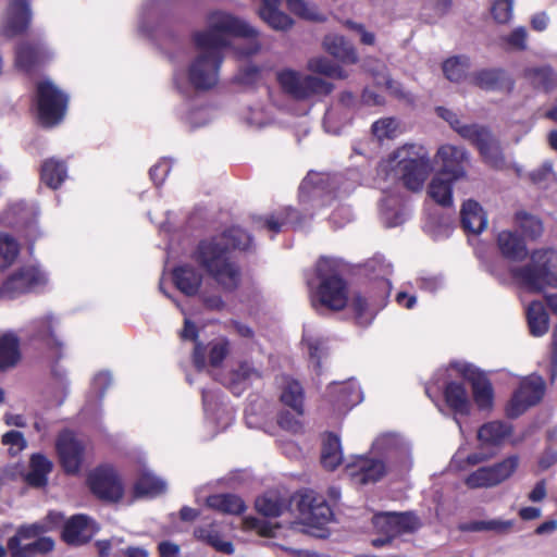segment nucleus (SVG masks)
Returning a JSON list of instances; mask_svg holds the SVG:
<instances>
[{
	"mask_svg": "<svg viewBox=\"0 0 557 557\" xmlns=\"http://www.w3.org/2000/svg\"><path fill=\"white\" fill-rule=\"evenodd\" d=\"M173 278L176 287L187 296L195 295L201 283V275L190 265L176 268Z\"/></svg>",
	"mask_w": 557,
	"mask_h": 557,
	"instance_id": "obj_37",
	"label": "nucleus"
},
{
	"mask_svg": "<svg viewBox=\"0 0 557 557\" xmlns=\"http://www.w3.org/2000/svg\"><path fill=\"white\" fill-rule=\"evenodd\" d=\"M382 216L388 227L400 225L406 220V208L398 199L388 196L381 203Z\"/></svg>",
	"mask_w": 557,
	"mask_h": 557,
	"instance_id": "obj_45",
	"label": "nucleus"
},
{
	"mask_svg": "<svg viewBox=\"0 0 557 557\" xmlns=\"http://www.w3.org/2000/svg\"><path fill=\"white\" fill-rule=\"evenodd\" d=\"M517 223L522 232L530 238H537L543 232L541 221L525 212H519L516 216Z\"/></svg>",
	"mask_w": 557,
	"mask_h": 557,
	"instance_id": "obj_55",
	"label": "nucleus"
},
{
	"mask_svg": "<svg viewBox=\"0 0 557 557\" xmlns=\"http://www.w3.org/2000/svg\"><path fill=\"white\" fill-rule=\"evenodd\" d=\"M373 525L379 532L393 539L418 529L420 523L411 512H382L373 517Z\"/></svg>",
	"mask_w": 557,
	"mask_h": 557,
	"instance_id": "obj_17",
	"label": "nucleus"
},
{
	"mask_svg": "<svg viewBox=\"0 0 557 557\" xmlns=\"http://www.w3.org/2000/svg\"><path fill=\"white\" fill-rule=\"evenodd\" d=\"M511 431V425L506 422H487L479 429L478 440L482 445H499L510 436Z\"/></svg>",
	"mask_w": 557,
	"mask_h": 557,
	"instance_id": "obj_33",
	"label": "nucleus"
},
{
	"mask_svg": "<svg viewBox=\"0 0 557 557\" xmlns=\"http://www.w3.org/2000/svg\"><path fill=\"white\" fill-rule=\"evenodd\" d=\"M518 284L531 293L557 287V250L540 248L532 251L530 261L511 270Z\"/></svg>",
	"mask_w": 557,
	"mask_h": 557,
	"instance_id": "obj_5",
	"label": "nucleus"
},
{
	"mask_svg": "<svg viewBox=\"0 0 557 557\" xmlns=\"http://www.w3.org/2000/svg\"><path fill=\"white\" fill-rule=\"evenodd\" d=\"M207 506L223 513L239 515L244 511L243 500L231 494H218L207 498Z\"/></svg>",
	"mask_w": 557,
	"mask_h": 557,
	"instance_id": "obj_43",
	"label": "nucleus"
},
{
	"mask_svg": "<svg viewBox=\"0 0 557 557\" xmlns=\"http://www.w3.org/2000/svg\"><path fill=\"white\" fill-rule=\"evenodd\" d=\"M367 70L373 75L377 85H384L387 89H392L394 91L397 88H394V83L388 78V74L386 71V66L377 61V60H368L366 62Z\"/></svg>",
	"mask_w": 557,
	"mask_h": 557,
	"instance_id": "obj_58",
	"label": "nucleus"
},
{
	"mask_svg": "<svg viewBox=\"0 0 557 557\" xmlns=\"http://www.w3.org/2000/svg\"><path fill=\"white\" fill-rule=\"evenodd\" d=\"M194 534L198 540L208 543L220 553L231 555L234 552L233 544L221 536L214 524L198 527Z\"/></svg>",
	"mask_w": 557,
	"mask_h": 557,
	"instance_id": "obj_39",
	"label": "nucleus"
},
{
	"mask_svg": "<svg viewBox=\"0 0 557 557\" xmlns=\"http://www.w3.org/2000/svg\"><path fill=\"white\" fill-rule=\"evenodd\" d=\"M343 460L339 438L330 434L323 442L321 463L327 470H334Z\"/></svg>",
	"mask_w": 557,
	"mask_h": 557,
	"instance_id": "obj_44",
	"label": "nucleus"
},
{
	"mask_svg": "<svg viewBox=\"0 0 557 557\" xmlns=\"http://www.w3.org/2000/svg\"><path fill=\"white\" fill-rule=\"evenodd\" d=\"M435 158L441 163L440 173L447 174L453 180L466 177L463 163L468 161L469 156L465 148L443 145L437 149Z\"/></svg>",
	"mask_w": 557,
	"mask_h": 557,
	"instance_id": "obj_20",
	"label": "nucleus"
},
{
	"mask_svg": "<svg viewBox=\"0 0 557 557\" xmlns=\"http://www.w3.org/2000/svg\"><path fill=\"white\" fill-rule=\"evenodd\" d=\"M333 512L322 496L307 492L298 500V521L294 528L302 527L301 531L318 537H324L323 528L332 520Z\"/></svg>",
	"mask_w": 557,
	"mask_h": 557,
	"instance_id": "obj_7",
	"label": "nucleus"
},
{
	"mask_svg": "<svg viewBox=\"0 0 557 557\" xmlns=\"http://www.w3.org/2000/svg\"><path fill=\"white\" fill-rule=\"evenodd\" d=\"M451 4V0H424L420 12L421 17L426 23H435L450 11Z\"/></svg>",
	"mask_w": 557,
	"mask_h": 557,
	"instance_id": "obj_49",
	"label": "nucleus"
},
{
	"mask_svg": "<svg viewBox=\"0 0 557 557\" xmlns=\"http://www.w3.org/2000/svg\"><path fill=\"white\" fill-rule=\"evenodd\" d=\"M237 37L247 40L245 47L236 50L239 57H251L260 51L259 32L249 23L225 11L210 13L206 28L194 35L197 53L187 74L174 73L176 88L186 94L190 88L209 90L216 86L223 62L222 50L231 46L232 39Z\"/></svg>",
	"mask_w": 557,
	"mask_h": 557,
	"instance_id": "obj_1",
	"label": "nucleus"
},
{
	"mask_svg": "<svg viewBox=\"0 0 557 557\" xmlns=\"http://www.w3.org/2000/svg\"><path fill=\"white\" fill-rule=\"evenodd\" d=\"M444 397L447 406L458 414H468L471 409V400L463 384L449 382L445 386Z\"/></svg>",
	"mask_w": 557,
	"mask_h": 557,
	"instance_id": "obj_28",
	"label": "nucleus"
},
{
	"mask_svg": "<svg viewBox=\"0 0 557 557\" xmlns=\"http://www.w3.org/2000/svg\"><path fill=\"white\" fill-rule=\"evenodd\" d=\"M91 492L99 498L116 502L123 495V485L115 470L110 466H101L88 476Z\"/></svg>",
	"mask_w": 557,
	"mask_h": 557,
	"instance_id": "obj_15",
	"label": "nucleus"
},
{
	"mask_svg": "<svg viewBox=\"0 0 557 557\" xmlns=\"http://www.w3.org/2000/svg\"><path fill=\"white\" fill-rule=\"evenodd\" d=\"M457 181L447 174L437 172L429 184V197L442 207H450L453 205V183Z\"/></svg>",
	"mask_w": 557,
	"mask_h": 557,
	"instance_id": "obj_27",
	"label": "nucleus"
},
{
	"mask_svg": "<svg viewBox=\"0 0 557 557\" xmlns=\"http://www.w3.org/2000/svg\"><path fill=\"white\" fill-rule=\"evenodd\" d=\"M57 320L48 314L40 319L34 320L30 324V334L33 338L45 342L49 346H61V342L54 334V325Z\"/></svg>",
	"mask_w": 557,
	"mask_h": 557,
	"instance_id": "obj_38",
	"label": "nucleus"
},
{
	"mask_svg": "<svg viewBox=\"0 0 557 557\" xmlns=\"http://www.w3.org/2000/svg\"><path fill=\"white\" fill-rule=\"evenodd\" d=\"M47 283L46 274L35 265H23L15 270L2 284V297L16 298L36 290Z\"/></svg>",
	"mask_w": 557,
	"mask_h": 557,
	"instance_id": "obj_11",
	"label": "nucleus"
},
{
	"mask_svg": "<svg viewBox=\"0 0 557 557\" xmlns=\"http://www.w3.org/2000/svg\"><path fill=\"white\" fill-rule=\"evenodd\" d=\"M469 59L466 57H454L446 60L443 64V72L447 79L451 82L461 81L469 70Z\"/></svg>",
	"mask_w": 557,
	"mask_h": 557,
	"instance_id": "obj_51",
	"label": "nucleus"
},
{
	"mask_svg": "<svg viewBox=\"0 0 557 557\" xmlns=\"http://www.w3.org/2000/svg\"><path fill=\"white\" fill-rule=\"evenodd\" d=\"M436 111L459 136L479 149L486 163L495 169L504 166L505 161L499 145L487 128L479 124H465L455 112L446 108L440 107Z\"/></svg>",
	"mask_w": 557,
	"mask_h": 557,
	"instance_id": "obj_6",
	"label": "nucleus"
},
{
	"mask_svg": "<svg viewBox=\"0 0 557 557\" xmlns=\"http://www.w3.org/2000/svg\"><path fill=\"white\" fill-rule=\"evenodd\" d=\"M277 79L285 92L299 100L329 95L333 90V85L325 79L294 70L280 72Z\"/></svg>",
	"mask_w": 557,
	"mask_h": 557,
	"instance_id": "obj_9",
	"label": "nucleus"
},
{
	"mask_svg": "<svg viewBox=\"0 0 557 557\" xmlns=\"http://www.w3.org/2000/svg\"><path fill=\"white\" fill-rule=\"evenodd\" d=\"M281 401L289 407L297 416L304 413V389L300 383L289 376L280 377Z\"/></svg>",
	"mask_w": 557,
	"mask_h": 557,
	"instance_id": "obj_24",
	"label": "nucleus"
},
{
	"mask_svg": "<svg viewBox=\"0 0 557 557\" xmlns=\"http://www.w3.org/2000/svg\"><path fill=\"white\" fill-rule=\"evenodd\" d=\"M497 244L500 252L508 259L521 260L527 256V247L522 238L510 231L498 234Z\"/></svg>",
	"mask_w": 557,
	"mask_h": 557,
	"instance_id": "obj_36",
	"label": "nucleus"
},
{
	"mask_svg": "<svg viewBox=\"0 0 557 557\" xmlns=\"http://www.w3.org/2000/svg\"><path fill=\"white\" fill-rule=\"evenodd\" d=\"M30 22V11L25 1L14 0L10 3L2 23V33L14 37L23 33Z\"/></svg>",
	"mask_w": 557,
	"mask_h": 557,
	"instance_id": "obj_22",
	"label": "nucleus"
},
{
	"mask_svg": "<svg viewBox=\"0 0 557 557\" xmlns=\"http://www.w3.org/2000/svg\"><path fill=\"white\" fill-rule=\"evenodd\" d=\"M15 55L17 67L28 71L34 65L45 60L47 55V49L40 42H23L16 48Z\"/></svg>",
	"mask_w": 557,
	"mask_h": 557,
	"instance_id": "obj_31",
	"label": "nucleus"
},
{
	"mask_svg": "<svg viewBox=\"0 0 557 557\" xmlns=\"http://www.w3.org/2000/svg\"><path fill=\"white\" fill-rule=\"evenodd\" d=\"M450 371H455L467 380L472 386L473 399L476 406L482 409H490L493 405V388L487 377L475 367L467 362H454Z\"/></svg>",
	"mask_w": 557,
	"mask_h": 557,
	"instance_id": "obj_14",
	"label": "nucleus"
},
{
	"mask_svg": "<svg viewBox=\"0 0 557 557\" xmlns=\"http://www.w3.org/2000/svg\"><path fill=\"white\" fill-rule=\"evenodd\" d=\"M524 74L534 86L542 87L544 89H548L553 79V73L548 66L530 67L525 70Z\"/></svg>",
	"mask_w": 557,
	"mask_h": 557,
	"instance_id": "obj_57",
	"label": "nucleus"
},
{
	"mask_svg": "<svg viewBox=\"0 0 557 557\" xmlns=\"http://www.w3.org/2000/svg\"><path fill=\"white\" fill-rule=\"evenodd\" d=\"M381 166L384 171L394 172L395 177L411 191L421 190L433 170L429 150L419 144L398 147Z\"/></svg>",
	"mask_w": 557,
	"mask_h": 557,
	"instance_id": "obj_3",
	"label": "nucleus"
},
{
	"mask_svg": "<svg viewBox=\"0 0 557 557\" xmlns=\"http://www.w3.org/2000/svg\"><path fill=\"white\" fill-rule=\"evenodd\" d=\"M287 5L294 14L302 18L323 21V15L318 11L317 7L308 0H287Z\"/></svg>",
	"mask_w": 557,
	"mask_h": 557,
	"instance_id": "obj_54",
	"label": "nucleus"
},
{
	"mask_svg": "<svg viewBox=\"0 0 557 557\" xmlns=\"http://www.w3.org/2000/svg\"><path fill=\"white\" fill-rule=\"evenodd\" d=\"M345 26L352 32L357 33L360 37V42L368 46H373L375 44V35L374 33L368 30L362 24L352 22L350 20L345 21Z\"/></svg>",
	"mask_w": 557,
	"mask_h": 557,
	"instance_id": "obj_63",
	"label": "nucleus"
},
{
	"mask_svg": "<svg viewBox=\"0 0 557 557\" xmlns=\"http://www.w3.org/2000/svg\"><path fill=\"white\" fill-rule=\"evenodd\" d=\"M346 471L356 484H369L381 480L387 468L381 459L360 456L347 466Z\"/></svg>",
	"mask_w": 557,
	"mask_h": 557,
	"instance_id": "obj_18",
	"label": "nucleus"
},
{
	"mask_svg": "<svg viewBox=\"0 0 557 557\" xmlns=\"http://www.w3.org/2000/svg\"><path fill=\"white\" fill-rule=\"evenodd\" d=\"M307 67L312 73H318L330 78L344 79L347 73L336 63L325 57H314L308 61Z\"/></svg>",
	"mask_w": 557,
	"mask_h": 557,
	"instance_id": "obj_46",
	"label": "nucleus"
},
{
	"mask_svg": "<svg viewBox=\"0 0 557 557\" xmlns=\"http://www.w3.org/2000/svg\"><path fill=\"white\" fill-rule=\"evenodd\" d=\"M342 261L335 258L321 257L315 267L313 276L308 280L312 290V302L338 311L348 301L346 282L342 277Z\"/></svg>",
	"mask_w": 557,
	"mask_h": 557,
	"instance_id": "obj_4",
	"label": "nucleus"
},
{
	"mask_svg": "<svg viewBox=\"0 0 557 557\" xmlns=\"http://www.w3.org/2000/svg\"><path fill=\"white\" fill-rule=\"evenodd\" d=\"M323 47L327 53L344 63L355 64L358 61L355 47L341 35L325 36Z\"/></svg>",
	"mask_w": 557,
	"mask_h": 557,
	"instance_id": "obj_26",
	"label": "nucleus"
},
{
	"mask_svg": "<svg viewBox=\"0 0 557 557\" xmlns=\"http://www.w3.org/2000/svg\"><path fill=\"white\" fill-rule=\"evenodd\" d=\"M259 376V370L249 362L245 361L239 363L237 369H235L231 374V388L233 393L239 395L242 391L240 385L245 386L247 383L258 379Z\"/></svg>",
	"mask_w": 557,
	"mask_h": 557,
	"instance_id": "obj_48",
	"label": "nucleus"
},
{
	"mask_svg": "<svg viewBox=\"0 0 557 557\" xmlns=\"http://www.w3.org/2000/svg\"><path fill=\"white\" fill-rule=\"evenodd\" d=\"M528 324L533 336H543L548 330V315L541 301H533L527 309Z\"/></svg>",
	"mask_w": 557,
	"mask_h": 557,
	"instance_id": "obj_42",
	"label": "nucleus"
},
{
	"mask_svg": "<svg viewBox=\"0 0 557 557\" xmlns=\"http://www.w3.org/2000/svg\"><path fill=\"white\" fill-rule=\"evenodd\" d=\"M339 177H331L326 174L310 172L301 182L299 187V195L301 201L312 200L320 202L321 198L326 191H331L333 187L331 185L338 183Z\"/></svg>",
	"mask_w": 557,
	"mask_h": 557,
	"instance_id": "obj_23",
	"label": "nucleus"
},
{
	"mask_svg": "<svg viewBox=\"0 0 557 557\" xmlns=\"http://www.w3.org/2000/svg\"><path fill=\"white\" fill-rule=\"evenodd\" d=\"M45 529L41 524L34 523L21 527L16 534L8 542V548L12 557H35L37 555H46L53 550L54 542L51 537L42 536L36 539L44 533Z\"/></svg>",
	"mask_w": 557,
	"mask_h": 557,
	"instance_id": "obj_8",
	"label": "nucleus"
},
{
	"mask_svg": "<svg viewBox=\"0 0 557 557\" xmlns=\"http://www.w3.org/2000/svg\"><path fill=\"white\" fill-rule=\"evenodd\" d=\"M209 361L211 366L220 364L228 352V342L225 338H218L209 345Z\"/></svg>",
	"mask_w": 557,
	"mask_h": 557,
	"instance_id": "obj_59",
	"label": "nucleus"
},
{
	"mask_svg": "<svg viewBox=\"0 0 557 557\" xmlns=\"http://www.w3.org/2000/svg\"><path fill=\"white\" fill-rule=\"evenodd\" d=\"M329 389L331 394H337L336 404L339 409H349L362 400L361 389L354 380L334 383Z\"/></svg>",
	"mask_w": 557,
	"mask_h": 557,
	"instance_id": "obj_30",
	"label": "nucleus"
},
{
	"mask_svg": "<svg viewBox=\"0 0 557 557\" xmlns=\"http://www.w3.org/2000/svg\"><path fill=\"white\" fill-rule=\"evenodd\" d=\"M66 177V168L63 162L50 159L41 166V180L49 187L55 189Z\"/></svg>",
	"mask_w": 557,
	"mask_h": 557,
	"instance_id": "obj_47",
	"label": "nucleus"
},
{
	"mask_svg": "<svg viewBox=\"0 0 557 557\" xmlns=\"http://www.w3.org/2000/svg\"><path fill=\"white\" fill-rule=\"evenodd\" d=\"M545 383L539 375H530L524 377L519 388L513 393L512 397L506 406V414L509 418H518L531 406L537 404L544 395Z\"/></svg>",
	"mask_w": 557,
	"mask_h": 557,
	"instance_id": "obj_12",
	"label": "nucleus"
},
{
	"mask_svg": "<svg viewBox=\"0 0 557 557\" xmlns=\"http://www.w3.org/2000/svg\"><path fill=\"white\" fill-rule=\"evenodd\" d=\"M460 216L462 227L469 233L480 234L487 226V216L483 208L474 200L463 202Z\"/></svg>",
	"mask_w": 557,
	"mask_h": 557,
	"instance_id": "obj_25",
	"label": "nucleus"
},
{
	"mask_svg": "<svg viewBox=\"0 0 557 557\" xmlns=\"http://www.w3.org/2000/svg\"><path fill=\"white\" fill-rule=\"evenodd\" d=\"M400 125L393 117L380 119L372 124V134L379 139H393L400 134Z\"/></svg>",
	"mask_w": 557,
	"mask_h": 557,
	"instance_id": "obj_53",
	"label": "nucleus"
},
{
	"mask_svg": "<svg viewBox=\"0 0 557 557\" xmlns=\"http://www.w3.org/2000/svg\"><path fill=\"white\" fill-rule=\"evenodd\" d=\"M260 17L275 30H286L293 25L292 18L278 10L280 0H261Z\"/></svg>",
	"mask_w": 557,
	"mask_h": 557,
	"instance_id": "obj_29",
	"label": "nucleus"
},
{
	"mask_svg": "<svg viewBox=\"0 0 557 557\" xmlns=\"http://www.w3.org/2000/svg\"><path fill=\"white\" fill-rule=\"evenodd\" d=\"M372 449L388 460L407 466L410 457L408 442L395 433H384L375 438Z\"/></svg>",
	"mask_w": 557,
	"mask_h": 557,
	"instance_id": "obj_19",
	"label": "nucleus"
},
{
	"mask_svg": "<svg viewBox=\"0 0 557 557\" xmlns=\"http://www.w3.org/2000/svg\"><path fill=\"white\" fill-rule=\"evenodd\" d=\"M21 359L18 337L10 332L0 337V370H7L17 364Z\"/></svg>",
	"mask_w": 557,
	"mask_h": 557,
	"instance_id": "obj_34",
	"label": "nucleus"
},
{
	"mask_svg": "<svg viewBox=\"0 0 557 557\" xmlns=\"http://www.w3.org/2000/svg\"><path fill=\"white\" fill-rule=\"evenodd\" d=\"M296 211L288 208L278 214H272L268 218H259L256 223L267 227L269 231L277 233L286 223H295Z\"/></svg>",
	"mask_w": 557,
	"mask_h": 557,
	"instance_id": "obj_52",
	"label": "nucleus"
},
{
	"mask_svg": "<svg viewBox=\"0 0 557 557\" xmlns=\"http://www.w3.org/2000/svg\"><path fill=\"white\" fill-rule=\"evenodd\" d=\"M52 470V462L40 454H35L30 458L29 472L27 473V482L36 487L46 485L47 475Z\"/></svg>",
	"mask_w": 557,
	"mask_h": 557,
	"instance_id": "obj_41",
	"label": "nucleus"
},
{
	"mask_svg": "<svg viewBox=\"0 0 557 557\" xmlns=\"http://www.w3.org/2000/svg\"><path fill=\"white\" fill-rule=\"evenodd\" d=\"M251 238L240 227H232L220 236L199 244L196 261L223 288L233 290L240 281V271L232 260L230 249H248Z\"/></svg>",
	"mask_w": 557,
	"mask_h": 557,
	"instance_id": "obj_2",
	"label": "nucleus"
},
{
	"mask_svg": "<svg viewBox=\"0 0 557 557\" xmlns=\"http://www.w3.org/2000/svg\"><path fill=\"white\" fill-rule=\"evenodd\" d=\"M527 36L524 27H517L508 35L506 40L511 48L522 50L525 48Z\"/></svg>",
	"mask_w": 557,
	"mask_h": 557,
	"instance_id": "obj_64",
	"label": "nucleus"
},
{
	"mask_svg": "<svg viewBox=\"0 0 557 557\" xmlns=\"http://www.w3.org/2000/svg\"><path fill=\"white\" fill-rule=\"evenodd\" d=\"M305 343L308 346V351L311 360L314 362V368H320V359L324 354V343L318 337H310L308 335H305L304 337Z\"/></svg>",
	"mask_w": 557,
	"mask_h": 557,
	"instance_id": "obj_61",
	"label": "nucleus"
},
{
	"mask_svg": "<svg viewBox=\"0 0 557 557\" xmlns=\"http://www.w3.org/2000/svg\"><path fill=\"white\" fill-rule=\"evenodd\" d=\"M288 507V499L273 492L267 493L256 500L258 512L268 518H276L284 515Z\"/></svg>",
	"mask_w": 557,
	"mask_h": 557,
	"instance_id": "obj_35",
	"label": "nucleus"
},
{
	"mask_svg": "<svg viewBox=\"0 0 557 557\" xmlns=\"http://www.w3.org/2000/svg\"><path fill=\"white\" fill-rule=\"evenodd\" d=\"M98 531L96 522L86 515L71 517L63 527L62 537L69 545L87 543Z\"/></svg>",
	"mask_w": 557,
	"mask_h": 557,
	"instance_id": "obj_21",
	"label": "nucleus"
},
{
	"mask_svg": "<svg viewBox=\"0 0 557 557\" xmlns=\"http://www.w3.org/2000/svg\"><path fill=\"white\" fill-rule=\"evenodd\" d=\"M36 100L42 125L53 126L62 121L69 99L52 82L46 79L37 85Z\"/></svg>",
	"mask_w": 557,
	"mask_h": 557,
	"instance_id": "obj_10",
	"label": "nucleus"
},
{
	"mask_svg": "<svg viewBox=\"0 0 557 557\" xmlns=\"http://www.w3.org/2000/svg\"><path fill=\"white\" fill-rule=\"evenodd\" d=\"M55 448L64 471L69 474L77 473L84 459V444L72 432L64 431L59 435Z\"/></svg>",
	"mask_w": 557,
	"mask_h": 557,
	"instance_id": "obj_16",
	"label": "nucleus"
},
{
	"mask_svg": "<svg viewBox=\"0 0 557 557\" xmlns=\"http://www.w3.org/2000/svg\"><path fill=\"white\" fill-rule=\"evenodd\" d=\"M2 443L10 446V453L15 455L26 447V441L18 431H10L2 436Z\"/></svg>",
	"mask_w": 557,
	"mask_h": 557,
	"instance_id": "obj_62",
	"label": "nucleus"
},
{
	"mask_svg": "<svg viewBox=\"0 0 557 557\" xmlns=\"http://www.w3.org/2000/svg\"><path fill=\"white\" fill-rule=\"evenodd\" d=\"M517 466L518 457L510 456L497 465L479 468L466 478L465 483L470 488L492 487L508 479Z\"/></svg>",
	"mask_w": 557,
	"mask_h": 557,
	"instance_id": "obj_13",
	"label": "nucleus"
},
{
	"mask_svg": "<svg viewBox=\"0 0 557 557\" xmlns=\"http://www.w3.org/2000/svg\"><path fill=\"white\" fill-rule=\"evenodd\" d=\"M471 83L486 90L509 89L511 82L504 71L482 70L471 76Z\"/></svg>",
	"mask_w": 557,
	"mask_h": 557,
	"instance_id": "obj_32",
	"label": "nucleus"
},
{
	"mask_svg": "<svg viewBox=\"0 0 557 557\" xmlns=\"http://www.w3.org/2000/svg\"><path fill=\"white\" fill-rule=\"evenodd\" d=\"M244 525L246 529L256 530L262 536H273L275 534L274 530L278 527L277 524H270L255 517L245 518Z\"/></svg>",
	"mask_w": 557,
	"mask_h": 557,
	"instance_id": "obj_60",
	"label": "nucleus"
},
{
	"mask_svg": "<svg viewBox=\"0 0 557 557\" xmlns=\"http://www.w3.org/2000/svg\"><path fill=\"white\" fill-rule=\"evenodd\" d=\"M491 13L495 22L506 24L513 15V0H494Z\"/></svg>",
	"mask_w": 557,
	"mask_h": 557,
	"instance_id": "obj_56",
	"label": "nucleus"
},
{
	"mask_svg": "<svg viewBox=\"0 0 557 557\" xmlns=\"http://www.w3.org/2000/svg\"><path fill=\"white\" fill-rule=\"evenodd\" d=\"M18 253V243L12 236L0 233V271L13 264Z\"/></svg>",
	"mask_w": 557,
	"mask_h": 557,
	"instance_id": "obj_50",
	"label": "nucleus"
},
{
	"mask_svg": "<svg viewBox=\"0 0 557 557\" xmlns=\"http://www.w3.org/2000/svg\"><path fill=\"white\" fill-rule=\"evenodd\" d=\"M166 488V483L145 470L134 486V493L137 497H156L162 494Z\"/></svg>",
	"mask_w": 557,
	"mask_h": 557,
	"instance_id": "obj_40",
	"label": "nucleus"
}]
</instances>
